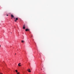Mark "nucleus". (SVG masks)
<instances>
[{"mask_svg":"<svg viewBox=\"0 0 74 74\" xmlns=\"http://www.w3.org/2000/svg\"><path fill=\"white\" fill-rule=\"evenodd\" d=\"M23 43L24 42V40H22L21 41Z\"/></svg>","mask_w":74,"mask_h":74,"instance_id":"423d86ee","label":"nucleus"},{"mask_svg":"<svg viewBox=\"0 0 74 74\" xmlns=\"http://www.w3.org/2000/svg\"><path fill=\"white\" fill-rule=\"evenodd\" d=\"M1 47V45H0V47Z\"/></svg>","mask_w":74,"mask_h":74,"instance_id":"9b49d317","label":"nucleus"},{"mask_svg":"<svg viewBox=\"0 0 74 74\" xmlns=\"http://www.w3.org/2000/svg\"><path fill=\"white\" fill-rule=\"evenodd\" d=\"M30 69H27V71L28 72H31V71H30Z\"/></svg>","mask_w":74,"mask_h":74,"instance_id":"20e7f679","label":"nucleus"},{"mask_svg":"<svg viewBox=\"0 0 74 74\" xmlns=\"http://www.w3.org/2000/svg\"><path fill=\"white\" fill-rule=\"evenodd\" d=\"M15 55H16V53L15 54Z\"/></svg>","mask_w":74,"mask_h":74,"instance_id":"ddd939ff","label":"nucleus"},{"mask_svg":"<svg viewBox=\"0 0 74 74\" xmlns=\"http://www.w3.org/2000/svg\"><path fill=\"white\" fill-rule=\"evenodd\" d=\"M17 74H20V73H19V72H18V73H17Z\"/></svg>","mask_w":74,"mask_h":74,"instance_id":"1a4fd4ad","label":"nucleus"},{"mask_svg":"<svg viewBox=\"0 0 74 74\" xmlns=\"http://www.w3.org/2000/svg\"><path fill=\"white\" fill-rule=\"evenodd\" d=\"M8 14L7 15V16H8Z\"/></svg>","mask_w":74,"mask_h":74,"instance_id":"9d476101","label":"nucleus"},{"mask_svg":"<svg viewBox=\"0 0 74 74\" xmlns=\"http://www.w3.org/2000/svg\"><path fill=\"white\" fill-rule=\"evenodd\" d=\"M15 71L16 72V73H18V70H16Z\"/></svg>","mask_w":74,"mask_h":74,"instance_id":"0eeeda50","label":"nucleus"},{"mask_svg":"<svg viewBox=\"0 0 74 74\" xmlns=\"http://www.w3.org/2000/svg\"><path fill=\"white\" fill-rule=\"evenodd\" d=\"M11 17H12V18H14V16L12 14L11 15Z\"/></svg>","mask_w":74,"mask_h":74,"instance_id":"39448f33","label":"nucleus"},{"mask_svg":"<svg viewBox=\"0 0 74 74\" xmlns=\"http://www.w3.org/2000/svg\"><path fill=\"white\" fill-rule=\"evenodd\" d=\"M18 18H16V20H14V21H15V22H16V21H18Z\"/></svg>","mask_w":74,"mask_h":74,"instance_id":"7ed1b4c3","label":"nucleus"},{"mask_svg":"<svg viewBox=\"0 0 74 74\" xmlns=\"http://www.w3.org/2000/svg\"><path fill=\"white\" fill-rule=\"evenodd\" d=\"M26 26V25H23V29H25V27Z\"/></svg>","mask_w":74,"mask_h":74,"instance_id":"f03ea898","label":"nucleus"},{"mask_svg":"<svg viewBox=\"0 0 74 74\" xmlns=\"http://www.w3.org/2000/svg\"><path fill=\"white\" fill-rule=\"evenodd\" d=\"M25 31L26 32H27V31L29 32L30 31V29H25Z\"/></svg>","mask_w":74,"mask_h":74,"instance_id":"f257e3e1","label":"nucleus"},{"mask_svg":"<svg viewBox=\"0 0 74 74\" xmlns=\"http://www.w3.org/2000/svg\"><path fill=\"white\" fill-rule=\"evenodd\" d=\"M18 66H21V65H20V64H18Z\"/></svg>","mask_w":74,"mask_h":74,"instance_id":"6e6552de","label":"nucleus"},{"mask_svg":"<svg viewBox=\"0 0 74 74\" xmlns=\"http://www.w3.org/2000/svg\"><path fill=\"white\" fill-rule=\"evenodd\" d=\"M19 64H21V63H19Z\"/></svg>","mask_w":74,"mask_h":74,"instance_id":"f8f14e48","label":"nucleus"}]
</instances>
